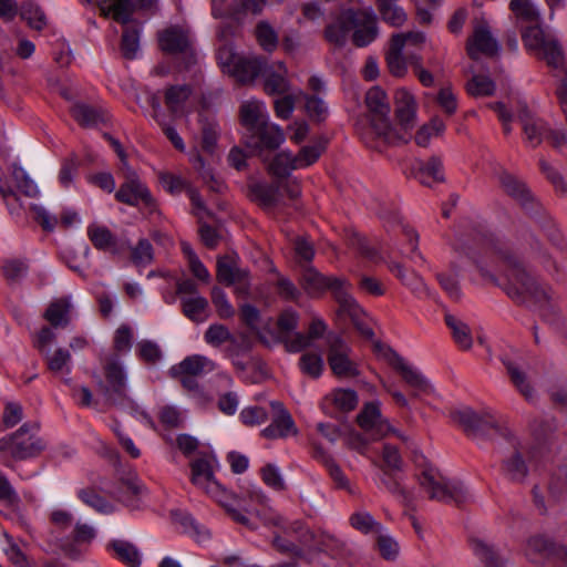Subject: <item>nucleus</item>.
Wrapping results in <instances>:
<instances>
[{
    "label": "nucleus",
    "mask_w": 567,
    "mask_h": 567,
    "mask_svg": "<svg viewBox=\"0 0 567 567\" xmlns=\"http://www.w3.org/2000/svg\"><path fill=\"white\" fill-rule=\"evenodd\" d=\"M357 420L360 427L375 440L384 437L390 433L403 439V436L389 424L388 420L382 417L379 402L367 403Z\"/></svg>",
    "instance_id": "13"
},
{
    "label": "nucleus",
    "mask_w": 567,
    "mask_h": 567,
    "mask_svg": "<svg viewBox=\"0 0 567 567\" xmlns=\"http://www.w3.org/2000/svg\"><path fill=\"white\" fill-rule=\"evenodd\" d=\"M106 384L104 393L107 400L117 402L126 395V374L116 357L110 358L104 367Z\"/></svg>",
    "instance_id": "20"
},
{
    "label": "nucleus",
    "mask_w": 567,
    "mask_h": 567,
    "mask_svg": "<svg viewBox=\"0 0 567 567\" xmlns=\"http://www.w3.org/2000/svg\"><path fill=\"white\" fill-rule=\"evenodd\" d=\"M275 416L271 423L261 431V435L266 439L286 437L296 434L297 430L290 413L282 406L280 402H271Z\"/></svg>",
    "instance_id": "21"
},
{
    "label": "nucleus",
    "mask_w": 567,
    "mask_h": 567,
    "mask_svg": "<svg viewBox=\"0 0 567 567\" xmlns=\"http://www.w3.org/2000/svg\"><path fill=\"white\" fill-rule=\"evenodd\" d=\"M518 120L522 124L525 142L537 147L547 141L554 148L567 147V136L560 128L551 127L542 118L535 116L526 106L520 107Z\"/></svg>",
    "instance_id": "8"
},
{
    "label": "nucleus",
    "mask_w": 567,
    "mask_h": 567,
    "mask_svg": "<svg viewBox=\"0 0 567 567\" xmlns=\"http://www.w3.org/2000/svg\"><path fill=\"white\" fill-rule=\"evenodd\" d=\"M445 130V124L442 120L435 117L433 118L430 124L423 125L419 128V131L415 134V143L419 146L425 147L427 146L430 138L433 135H439L443 133Z\"/></svg>",
    "instance_id": "62"
},
{
    "label": "nucleus",
    "mask_w": 567,
    "mask_h": 567,
    "mask_svg": "<svg viewBox=\"0 0 567 567\" xmlns=\"http://www.w3.org/2000/svg\"><path fill=\"white\" fill-rule=\"evenodd\" d=\"M190 97L192 87L187 84L172 85L164 91V103L175 117L183 116L189 112Z\"/></svg>",
    "instance_id": "25"
},
{
    "label": "nucleus",
    "mask_w": 567,
    "mask_h": 567,
    "mask_svg": "<svg viewBox=\"0 0 567 567\" xmlns=\"http://www.w3.org/2000/svg\"><path fill=\"white\" fill-rule=\"evenodd\" d=\"M509 8L522 20L530 23H538L540 20L539 11L529 0H512Z\"/></svg>",
    "instance_id": "54"
},
{
    "label": "nucleus",
    "mask_w": 567,
    "mask_h": 567,
    "mask_svg": "<svg viewBox=\"0 0 567 567\" xmlns=\"http://www.w3.org/2000/svg\"><path fill=\"white\" fill-rule=\"evenodd\" d=\"M537 55L545 59L554 69L560 68L564 62L561 48L554 37L537 52Z\"/></svg>",
    "instance_id": "57"
},
{
    "label": "nucleus",
    "mask_w": 567,
    "mask_h": 567,
    "mask_svg": "<svg viewBox=\"0 0 567 567\" xmlns=\"http://www.w3.org/2000/svg\"><path fill=\"white\" fill-rule=\"evenodd\" d=\"M212 463L213 460L208 457L194 460L190 464L192 482L220 504L236 523L252 528L247 514L259 517L265 524L279 525L284 522L280 515L266 506L268 497L260 487L254 485L243 492L241 496H234L226 491L215 480Z\"/></svg>",
    "instance_id": "1"
},
{
    "label": "nucleus",
    "mask_w": 567,
    "mask_h": 567,
    "mask_svg": "<svg viewBox=\"0 0 567 567\" xmlns=\"http://www.w3.org/2000/svg\"><path fill=\"white\" fill-rule=\"evenodd\" d=\"M495 254L498 255L507 267L504 290L512 299L519 302L533 301L540 306L551 300V289L542 286L532 278L520 266L516 257L503 250H497Z\"/></svg>",
    "instance_id": "5"
},
{
    "label": "nucleus",
    "mask_w": 567,
    "mask_h": 567,
    "mask_svg": "<svg viewBox=\"0 0 567 567\" xmlns=\"http://www.w3.org/2000/svg\"><path fill=\"white\" fill-rule=\"evenodd\" d=\"M268 169L276 177H287L292 171L297 169L293 154L286 151L278 153L270 162Z\"/></svg>",
    "instance_id": "47"
},
{
    "label": "nucleus",
    "mask_w": 567,
    "mask_h": 567,
    "mask_svg": "<svg viewBox=\"0 0 567 567\" xmlns=\"http://www.w3.org/2000/svg\"><path fill=\"white\" fill-rule=\"evenodd\" d=\"M300 284L305 292L312 298L320 297L323 292L330 290L338 303H340L342 298L340 296L347 297L350 293V285L346 280L323 276L310 266L305 268Z\"/></svg>",
    "instance_id": "11"
},
{
    "label": "nucleus",
    "mask_w": 567,
    "mask_h": 567,
    "mask_svg": "<svg viewBox=\"0 0 567 567\" xmlns=\"http://www.w3.org/2000/svg\"><path fill=\"white\" fill-rule=\"evenodd\" d=\"M374 351L384 358L394 369L400 371L404 381L417 390H425L427 382L424 377L414 368L409 365L402 357L394 352L391 348L381 344L380 342L373 343Z\"/></svg>",
    "instance_id": "18"
},
{
    "label": "nucleus",
    "mask_w": 567,
    "mask_h": 567,
    "mask_svg": "<svg viewBox=\"0 0 567 567\" xmlns=\"http://www.w3.org/2000/svg\"><path fill=\"white\" fill-rule=\"evenodd\" d=\"M73 118L82 126L93 127L104 123L107 118V112L102 109H95L84 103H75L71 107Z\"/></svg>",
    "instance_id": "36"
},
{
    "label": "nucleus",
    "mask_w": 567,
    "mask_h": 567,
    "mask_svg": "<svg viewBox=\"0 0 567 567\" xmlns=\"http://www.w3.org/2000/svg\"><path fill=\"white\" fill-rule=\"evenodd\" d=\"M404 50V41L401 37H392L389 51L386 52V63L391 74L394 76H403L406 73V64L410 63V54L405 59L402 54Z\"/></svg>",
    "instance_id": "35"
},
{
    "label": "nucleus",
    "mask_w": 567,
    "mask_h": 567,
    "mask_svg": "<svg viewBox=\"0 0 567 567\" xmlns=\"http://www.w3.org/2000/svg\"><path fill=\"white\" fill-rule=\"evenodd\" d=\"M324 150L323 142H317L312 145L305 146L298 155H293L297 169L306 168L313 164Z\"/></svg>",
    "instance_id": "55"
},
{
    "label": "nucleus",
    "mask_w": 567,
    "mask_h": 567,
    "mask_svg": "<svg viewBox=\"0 0 567 567\" xmlns=\"http://www.w3.org/2000/svg\"><path fill=\"white\" fill-rule=\"evenodd\" d=\"M35 454V424L23 423L17 431L0 439V457L10 456L14 461H24Z\"/></svg>",
    "instance_id": "10"
},
{
    "label": "nucleus",
    "mask_w": 567,
    "mask_h": 567,
    "mask_svg": "<svg viewBox=\"0 0 567 567\" xmlns=\"http://www.w3.org/2000/svg\"><path fill=\"white\" fill-rule=\"evenodd\" d=\"M96 537V530L93 526L78 522L74 525L71 537L61 544V549L65 556L76 559L83 556L92 542Z\"/></svg>",
    "instance_id": "19"
},
{
    "label": "nucleus",
    "mask_w": 567,
    "mask_h": 567,
    "mask_svg": "<svg viewBox=\"0 0 567 567\" xmlns=\"http://www.w3.org/2000/svg\"><path fill=\"white\" fill-rule=\"evenodd\" d=\"M504 364L506 367L507 373L512 382L517 388V390L525 396L526 400H533L534 390L526 380V374L523 371L522 367L509 360H505Z\"/></svg>",
    "instance_id": "45"
},
{
    "label": "nucleus",
    "mask_w": 567,
    "mask_h": 567,
    "mask_svg": "<svg viewBox=\"0 0 567 567\" xmlns=\"http://www.w3.org/2000/svg\"><path fill=\"white\" fill-rule=\"evenodd\" d=\"M395 115L404 131L411 130L416 120V101L405 89L395 92Z\"/></svg>",
    "instance_id": "27"
},
{
    "label": "nucleus",
    "mask_w": 567,
    "mask_h": 567,
    "mask_svg": "<svg viewBox=\"0 0 567 567\" xmlns=\"http://www.w3.org/2000/svg\"><path fill=\"white\" fill-rule=\"evenodd\" d=\"M216 370L213 360L205 355L193 354L186 357L179 363L169 369V374L182 383L183 388L189 392V395L198 403H205L210 400L202 390L197 378L203 377Z\"/></svg>",
    "instance_id": "7"
},
{
    "label": "nucleus",
    "mask_w": 567,
    "mask_h": 567,
    "mask_svg": "<svg viewBox=\"0 0 567 567\" xmlns=\"http://www.w3.org/2000/svg\"><path fill=\"white\" fill-rule=\"evenodd\" d=\"M538 163L540 172L553 184L556 192L560 195H567V184L565 183L558 169L543 157L539 158Z\"/></svg>",
    "instance_id": "58"
},
{
    "label": "nucleus",
    "mask_w": 567,
    "mask_h": 567,
    "mask_svg": "<svg viewBox=\"0 0 567 567\" xmlns=\"http://www.w3.org/2000/svg\"><path fill=\"white\" fill-rule=\"evenodd\" d=\"M419 467L417 481L421 489L432 501L461 504L466 495L462 485L449 481L435 466L424 457L416 461Z\"/></svg>",
    "instance_id": "6"
},
{
    "label": "nucleus",
    "mask_w": 567,
    "mask_h": 567,
    "mask_svg": "<svg viewBox=\"0 0 567 567\" xmlns=\"http://www.w3.org/2000/svg\"><path fill=\"white\" fill-rule=\"evenodd\" d=\"M217 279L225 285L236 286V290L240 293L248 292L249 272L239 267L238 257L235 255H227L218 259Z\"/></svg>",
    "instance_id": "15"
},
{
    "label": "nucleus",
    "mask_w": 567,
    "mask_h": 567,
    "mask_svg": "<svg viewBox=\"0 0 567 567\" xmlns=\"http://www.w3.org/2000/svg\"><path fill=\"white\" fill-rule=\"evenodd\" d=\"M353 30V43L359 47H367L378 37L377 17L371 9L346 10L334 23L326 29V38L336 45H343L349 32Z\"/></svg>",
    "instance_id": "4"
},
{
    "label": "nucleus",
    "mask_w": 567,
    "mask_h": 567,
    "mask_svg": "<svg viewBox=\"0 0 567 567\" xmlns=\"http://www.w3.org/2000/svg\"><path fill=\"white\" fill-rule=\"evenodd\" d=\"M287 68L280 61L265 64L261 78L265 92L269 95H281L290 92Z\"/></svg>",
    "instance_id": "22"
},
{
    "label": "nucleus",
    "mask_w": 567,
    "mask_h": 567,
    "mask_svg": "<svg viewBox=\"0 0 567 567\" xmlns=\"http://www.w3.org/2000/svg\"><path fill=\"white\" fill-rule=\"evenodd\" d=\"M466 49L472 59H477L478 53L494 55L498 52V42L493 37L489 25L484 18L475 19L473 34L467 41Z\"/></svg>",
    "instance_id": "17"
},
{
    "label": "nucleus",
    "mask_w": 567,
    "mask_h": 567,
    "mask_svg": "<svg viewBox=\"0 0 567 567\" xmlns=\"http://www.w3.org/2000/svg\"><path fill=\"white\" fill-rule=\"evenodd\" d=\"M375 484L379 488L384 489L401 499L406 506L412 504L413 498L411 493L402 486L400 480L392 470L381 468V473L375 478Z\"/></svg>",
    "instance_id": "31"
},
{
    "label": "nucleus",
    "mask_w": 567,
    "mask_h": 567,
    "mask_svg": "<svg viewBox=\"0 0 567 567\" xmlns=\"http://www.w3.org/2000/svg\"><path fill=\"white\" fill-rule=\"evenodd\" d=\"M250 196L264 208H271L279 202V185L256 183L250 187Z\"/></svg>",
    "instance_id": "41"
},
{
    "label": "nucleus",
    "mask_w": 567,
    "mask_h": 567,
    "mask_svg": "<svg viewBox=\"0 0 567 567\" xmlns=\"http://www.w3.org/2000/svg\"><path fill=\"white\" fill-rule=\"evenodd\" d=\"M150 103L154 113L153 117L162 126L166 137L171 141V143L174 145L176 150L182 152L185 151V144L183 142V138L179 136V134L173 126L165 123L162 116V106L159 99L156 95H153L150 100Z\"/></svg>",
    "instance_id": "42"
},
{
    "label": "nucleus",
    "mask_w": 567,
    "mask_h": 567,
    "mask_svg": "<svg viewBox=\"0 0 567 567\" xmlns=\"http://www.w3.org/2000/svg\"><path fill=\"white\" fill-rule=\"evenodd\" d=\"M0 269L8 285L14 287L28 276L30 262L20 258H8L3 260Z\"/></svg>",
    "instance_id": "39"
},
{
    "label": "nucleus",
    "mask_w": 567,
    "mask_h": 567,
    "mask_svg": "<svg viewBox=\"0 0 567 567\" xmlns=\"http://www.w3.org/2000/svg\"><path fill=\"white\" fill-rule=\"evenodd\" d=\"M106 549L114 558L128 567H140L142 565L140 549L127 540L113 539L107 543Z\"/></svg>",
    "instance_id": "29"
},
{
    "label": "nucleus",
    "mask_w": 567,
    "mask_h": 567,
    "mask_svg": "<svg viewBox=\"0 0 567 567\" xmlns=\"http://www.w3.org/2000/svg\"><path fill=\"white\" fill-rule=\"evenodd\" d=\"M365 105L370 112V125L360 133L363 143L380 150L382 145L406 143L409 136L399 133L390 122V104L385 92L379 87H371L365 95Z\"/></svg>",
    "instance_id": "3"
},
{
    "label": "nucleus",
    "mask_w": 567,
    "mask_h": 567,
    "mask_svg": "<svg viewBox=\"0 0 567 567\" xmlns=\"http://www.w3.org/2000/svg\"><path fill=\"white\" fill-rule=\"evenodd\" d=\"M503 472L511 480L522 482L527 475V466L522 460L519 451L515 447L513 454L504 460Z\"/></svg>",
    "instance_id": "46"
},
{
    "label": "nucleus",
    "mask_w": 567,
    "mask_h": 567,
    "mask_svg": "<svg viewBox=\"0 0 567 567\" xmlns=\"http://www.w3.org/2000/svg\"><path fill=\"white\" fill-rule=\"evenodd\" d=\"M50 45L51 54L58 65L64 68L71 64L73 54L69 43L64 40L63 37H55L54 40L50 42Z\"/></svg>",
    "instance_id": "56"
},
{
    "label": "nucleus",
    "mask_w": 567,
    "mask_h": 567,
    "mask_svg": "<svg viewBox=\"0 0 567 567\" xmlns=\"http://www.w3.org/2000/svg\"><path fill=\"white\" fill-rule=\"evenodd\" d=\"M173 520L182 528L183 533L193 537L197 543L204 544L210 539L209 530L205 526L197 523L196 519L188 513L174 512Z\"/></svg>",
    "instance_id": "37"
},
{
    "label": "nucleus",
    "mask_w": 567,
    "mask_h": 567,
    "mask_svg": "<svg viewBox=\"0 0 567 567\" xmlns=\"http://www.w3.org/2000/svg\"><path fill=\"white\" fill-rule=\"evenodd\" d=\"M182 311L186 318L194 322H203L207 319L208 301L206 298L195 295L183 297Z\"/></svg>",
    "instance_id": "40"
},
{
    "label": "nucleus",
    "mask_w": 567,
    "mask_h": 567,
    "mask_svg": "<svg viewBox=\"0 0 567 567\" xmlns=\"http://www.w3.org/2000/svg\"><path fill=\"white\" fill-rule=\"evenodd\" d=\"M115 197L118 202L131 206L144 205L150 213L156 210V202L148 188L134 174L121 185Z\"/></svg>",
    "instance_id": "16"
},
{
    "label": "nucleus",
    "mask_w": 567,
    "mask_h": 567,
    "mask_svg": "<svg viewBox=\"0 0 567 567\" xmlns=\"http://www.w3.org/2000/svg\"><path fill=\"white\" fill-rule=\"evenodd\" d=\"M445 322L452 330L455 342L463 349H470L472 347V337L468 327L452 315L445 316Z\"/></svg>",
    "instance_id": "51"
},
{
    "label": "nucleus",
    "mask_w": 567,
    "mask_h": 567,
    "mask_svg": "<svg viewBox=\"0 0 567 567\" xmlns=\"http://www.w3.org/2000/svg\"><path fill=\"white\" fill-rule=\"evenodd\" d=\"M11 179L14 183L17 192H13L12 186L3 183L0 178V195L10 207V199L18 202L20 207L29 210L32 217H35V204L33 197L35 195V185L29 177L27 172L18 164H12Z\"/></svg>",
    "instance_id": "9"
},
{
    "label": "nucleus",
    "mask_w": 567,
    "mask_h": 567,
    "mask_svg": "<svg viewBox=\"0 0 567 567\" xmlns=\"http://www.w3.org/2000/svg\"><path fill=\"white\" fill-rule=\"evenodd\" d=\"M398 0H378V9L382 19L393 25L401 27L406 21V13L396 4Z\"/></svg>",
    "instance_id": "44"
},
{
    "label": "nucleus",
    "mask_w": 567,
    "mask_h": 567,
    "mask_svg": "<svg viewBox=\"0 0 567 567\" xmlns=\"http://www.w3.org/2000/svg\"><path fill=\"white\" fill-rule=\"evenodd\" d=\"M550 39L551 35L546 34L538 23H534L523 32L525 47L536 54Z\"/></svg>",
    "instance_id": "49"
},
{
    "label": "nucleus",
    "mask_w": 567,
    "mask_h": 567,
    "mask_svg": "<svg viewBox=\"0 0 567 567\" xmlns=\"http://www.w3.org/2000/svg\"><path fill=\"white\" fill-rule=\"evenodd\" d=\"M143 491L144 486L136 477H128L126 480H122L112 494L125 506L137 508V499L142 495Z\"/></svg>",
    "instance_id": "33"
},
{
    "label": "nucleus",
    "mask_w": 567,
    "mask_h": 567,
    "mask_svg": "<svg viewBox=\"0 0 567 567\" xmlns=\"http://www.w3.org/2000/svg\"><path fill=\"white\" fill-rule=\"evenodd\" d=\"M299 365L305 374L318 378L323 370V359L319 353L307 352L301 355Z\"/></svg>",
    "instance_id": "60"
},
{
    "label": "nucleus",
    "mask_w": 567,
    "mask_h": 567,
    "mask_svg": "<svg viewBox=\"0 0 567 567\" xmlns=\"http://www.w3.org/2000/svg\"><path fill=\"white\" fill-rule=\"evenodd\" d=\"M349 524L351 527L364 535H377L379 532H382V528L384 527L367 511H357L352 513L349 517Z\"/></svg>",
    "instance_id": "43"
},
{
    "label": "nucleus",
    "mask_w": 567,
    "mask_h": 567,
    "mask_svg": "<svg viewBox=\"0 0 567 567\" xmlns=\"http://www.w3.org/2000/svg\"><path fill=\"white\" fill-rule=\"evenodd\" d=\"M337 409L343 412L353 410L358 404V395L350 389H337L327 396Z\"/></svg>",
    "instance_id": "52"
},
{
    "label": "nucleus",
    "mask_w": 567,
    "mask_h": 567,
    "mask_svg": "<svg viewBox=\"0 0 567 567\" xmlns=\"http://www.w3.org/2000/svg\"><path fill=\"white\" fill-rule=\"evenodd\" d=\"M390 270L393 272L404 285L414 291H424L425 285L423 280L414 272H409L398 262L390 265Z\"/></svg>",
    "instance_id": "61"
},
{
    "label": "nucleus",
    "mask_w": 567,
    "mask_h": 567,
    "mask_svg": "<svg viewBox=\"0 0 567 567\" xmlns=\"http://www.w3.org/2000/svg\"><path fill=\"white\" fill-rule=\"evenodd\" d=\"M74 310L72 296L53 298L43 312V318L53 328H65L72 320Z\"/></svg>",
    "instance_id": "23"
},
{
    "label": "nucleus",
    "mask_w": 567,
    "mask_h": 567,
    "mask_svg": "<svg viewBox=\"0 0 567 567\" xmlns=\"http://www.w3.org/2000/svg\"><path fill=\"white\" fill-rule=\"evenodd\" d=\"M474 555L481 560L483 567H502L503 564L494 548L482 539L472 540Z\"/></svg>",
    "instance_id": "48"
},
{
    "label": "nucleus",
    "mask_w": 567,
    "mask_h": 567,
    "mask_svg": "<svg viewBox=\"0 0 567 567\" xmlns=\"http://www.w3.org/2000/svg\"><path fill=\"white\" fill-rule=\"evenodd\" d=\"M495 89V83L486 75H473L466 84L467 93L475 97L493 95Z\"/></svg>",
    "instance_id": "53"
},
{
    "label": "nucleus",
    "mask_w": 567,
    "mask_h": 567,
    "mask_svg": "<svg viewBox=\"0 0 567 567\" xmlns=\"http://www.w3.org/2000/svg\"><path fill=\"white\" fill-rule=\"evenodd\" d=\"M240 122L247 131L246 145L254 152L272 151L285 142L281 127L269 123V114L262 101L251 99L243 102Z\"/></svg>",
    "instance_id": "2"
},
{
    "label": "nucleus",
    "mask_w": 567,
    "mask_h": 567,
    "mask_svg": "<svg viewBox=\"0 0 567 567\" xmlns=\"http://www.w3.org/2000/svg\"><path fill=\"white\" fill-rule=\"evenodd\" d=\"M202 122V148L204 152L213 154L218 138V126L214 120H203Z\"/></svg>",
    "instance_id": "59"
},
{
    "label": "nucleus",
    "mask_w": 567,
    "mask_h": 567,
    "mask_svg": "<svg viewBox=\"0 0 567 567\" xmlns=\"http://www.w3.org/2000/svg\"><path fill=\"white\" fill-rule=\"evenodd\" d=\"M159 47L168 53L186 52L189 47L188 33L177 27H171L158 35Z\"/></svg>",
    "instance_id": "30"
},
{
    "label": "nucleus",
    "mask_w": 567,
    "mask_h": 567,
    "mask_svg": "<svg viewBox=\"0 0 567 567\" xmlns=\"http://www.w3.org/2000/svg\"><path fill=\"white\" fill-rule=\"evenodd\" d=\"M453 419L470 434L489 433V431L503 434L504 431L496 416L491 412L480 415L472 409L465 408L453 412Z\"/></svg>",
    "instance_id": "14"
},
{
    "label": "nucleus",
    "mask_w": 567,
    "mask_h": 567,
    "mask_svg": "<svg viewBox=\"0 0 567 567\" xmlns=\"http://www.w3.org/2000/svg\"><path fill=\"white\" fill-rule=\"evenodd\" d=\"M240 58L229 43L221 44L217 50V61L225 73L230 74Z\"/></svg>",
    "instance_id": "63"
},
{
    "label": "nucleus",
    "mask_w": 567,
    "mask_h": 567,
    "mask_svg": "<svg viewBox=\"0 0 567 567\" xmlns=\"http://www.w3.org/2000/svg\"><path fill=\"white\" fill-rule=\"evenodd\" d=\"M328 363L332 372L339 378H354L359 374L358 364L351 358V349L339 336L328 340Z\"/></svg>",
    "instance_id": "12"
},
{
    "label": "nucleus",
    "mask_w": 567,
    "mask_h": 567,
    "mask_svg": "<svg viewBox=\"0 0 567 567\" xmlns=\"http://www.w3.org/2000/svg\"><path fill=\"white\" fill-rule=\"evenodd\" d=\"M499 184L504 192L516 199L524 208H533V195L522 181L507 172H502L498 176Z\"/></svg>",
    "instance_id": "28"
},
{
    "label": "nucleus",
    "mask_w": 567,
    "mask_h": 567,
    "mask_svg": "<svg viewBox=\"0 0 567 567\" xmlns=\"http://www.w3.org/2000/svg\"><path fill=\"white\" fill-rule=\"evenodd\" d=\"M266 61L260 58H240L235 69L229 75L234 76L240 83L254 81L261 76Z\"/></svg>",
    "instance_id": "34"
},
{
    "label": "nucleus",
    "mask_w": 567,
    "mask_h": 567,
    "mask_svg": "<svg viewBox=\"0 0 567 567\" xmlns=\"http://www.w3.org/2000/svg\"><path fill=\"white\" fill-rule=\"evenodd\" d=\"M78 495L83 503L94 508L99 513L110 514L114 509L109 502L97 495L94 491L81 489Z\"/></svg>",
    "instance_id": "64"
},
{
    "label": "nucleus",
    "mask_w": 567,
    "mask_h": 567,
    "mask_svg": "<svg viewBox=\"0 0 567 567\" xmlns=\"http://www.w3.org/2000/svg\"><path fill=\"white\" fill-rule=\"evenodd\" d=\"M89 3H95L104 18L112 17L120 23L130 21V3L127 0H86Z\"/></svg>",
    "instance_id": "38"
},
{
    "label": "nucleus",
    "mask_w": 567,
    "mask_h": 567,
    "mask_svg": "<svg viewBox=\"0 0 567 567\" xmlns=\"http://www.w3.org/2000/svg\"><path fill=\"white\" fill-rule=\"evenodd\" d=\"M410 176L416 178L421 184L432 186L443 181L442 161L433 156L427 162L414 159L410 165Z\"/></svg>",
    "instance_id": "24"
},
{
    "label": "nucleus",
    "mask_w": 567,
    "mask_h": 567,
    "mask_svg": "<svg viewBox=\"0 0 567 567\" xmlns=\"http://www.w3.org/2000/svg\"><path fill=\"white\" fill-rule=\"evenodd\" d=\"M341 297L342 298L340 299L339 303L340 312L349 316L352 323L362 337L365 339H372L374 333L369 324V318L358 305L355 299L351 296V293H349L347 297L343 295Z\"/></svg>",
    "instance_id": "26"
},
{
    "label": "nucleus",
    "mask_w": 567,
    "mask_h": 567,
    "mask_svg": "<svg viewBox=\"0 0 567 567\" xmlns=\"http://www.w3.org/2000/svg\"><path fill=\"white\" fill-rule=\"evenodd\" d=\"M377 547L385 560H395L400 553L399 543L389 534L385 527L377 534Z\"/></svg>",
    "instance_id": "50"
},
{
    "label": "nucleus",
    "mask_w": 567,
    "mask_h": 567,
    "mask_svg": "<svg viewBox=\"0 0 567 567\" xmlns=\"http://www.w3.org/2000/svg\"><path fill=\"white\" fill-rule=\"evenodd\" d=\"M86 234L96 249L113 254L118 251L117 239L106 226L92 223L87 226Z\"/></svg>",
    "instance_id": "32"
}]
</instances>
